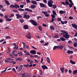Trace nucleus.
Listing matches in <instances>:
<instances>
[{
	"label": "nucleus",
	"instance_id": "f257e3e1",
	"mask_svg": "<svg viewBox=\"0 0 77 77\" xmlns=\"http://www.w3.org/2000/svg\"><path fill=\"white\" fill-rule=\"evenodd\" d=\"M53 1L51 0H49L48 2V5L49 7L51 8L53 6L54 9H56L57 8V6L55 5H53Z\"/></svg>",
	"mask_w": 77,
	"mask_h": 77
},
{
	"label": "nucleus",
	"instance_id": "f03ea898",
	"mask_svg": "<svg viewBox=\"0 0 77 77\" xmlns=\"http://www.w3.org/2000/svg\"><path fill=\"white\" fill-rule=\"evenodd\" d=\"M9 7L11 8H15L16 9H17V8H20V6L17 4H15V5H11Z\"/></svg>",
	"mask_w": 77,
	"mask_h": 77
},
{
	"label": "nucleus",
	"instance_id": "7ed1b4c3",
	"mask_svg": "<svg viewBox=\"0 0 77 77\" xmlns=\"http://www.w3.org/2000/svg\"><path fill=\"white\" fill-rule=\"evenodd\" d=\"M65 34L63 35V37L65 38L66 39H68L69 38V34L67 32H66V33H65Z\"/></svg>",
	"mask_w": 77,
	"mask_h": 77
},
{
	"label": "nucleus",
	"instance_id": "20e7f679",
	"mask_svg": "<svg viewBox=\"0 0 77 77\" xmlns=\"http://www.w3.org/2000/svg\"><path fill=\"white\" fill-rule=\"evenodd\" d=\"M30 22H31L32 24H33L34 26H37V23H36V22L35 20H31Z\"/></svg>",
	"mask_w": 77,
	"mask_h": 77
},
{
	"label": "nucleus",
	"instance_id": "39448f33",
	"mask_svg": "<svg viewBox=\"0 0 77 77\" xmlns=\"http://www.w3.org/2000/svg\"><path fill=\"white\" fill-rule=\"evenodd\" d=\"M42 13L45 15V16L46 17H50V15L48 14V13H47V12L42 11Z\"/></svg>",
	"mask_w": 77,
	"mask_h": 77
},
{
	"label": "nucleus",
	"instance_id": "423d86ee",
	"mask_svg": "<svg viewBox=\"0 0 77 77\" xmlns=\"http://www.w3.org/2000/svg\"><path fill=\"white\" fill-rule=\"evenodd\" d=\"M28 35H26V37L29 39H31V36H30V33L29 32H28Z\"/></svg>",
	"mask_w": 77,
	"mask_h": 77
},
{
	"label": "nucleus",
	"instance_id": "0eeeda50",
	"mask_svg": "<svg viewBox=\"0 0 77 77\" xmlns=\"http://www.w3.org/2000/svg\"><path fill=\"white\" fill-rule=\"evenodd\" d=\"M40 6L41 8H47V6L46 5H45L44 4L41 3H40Z\"/></svg>",
	"mask_w": 77,
	"mask_h": 77
},
{
	"label": "nucleus",
	"instance_id": "6e6552de",
	"mask_svg": "<svg viewBox=\"0 0 77 77\" xmlns=\"http://www.w3.org/2000/svg\"><path fill=\"white\" fill-rule=\"evenodd\" d=\"M41 67L43 69V70H45V69H48V67L45 65H44L43 66H41Z\"/></svg>",
	"mask_w": 77,
	"mask_h": 77
},
{
	"label": "nucleus",
	"instance_id": "1a4fd4ad",
	"mask_svg": "<svg viewBox=\"0 0 77 77\" xmlns=\"http://www.w3.org/2000/svg\"><path fill=\"white\" fill-rule=\"evenodd\" d=\"M25 11H27L28 12H33V11H32L31 9H30L28 8H26L25 9Z\"/></svg>",
	"mask_w": 77,
	"mask_h": 77
},
{
	"label": "nucleus",
	"instance_id": "9d476101",
	"mask_svg": "<svg viewBox=\"0 0 77 77\" xmlns=\"http://www.w3.org/2000/svg\"><path fill=\"white\" fill-rule=\"evenodd\" d=\"M16 15L17 17V19H19V18H22V16L21 15H20L18 14H16Z\"/></svg>",
	"mask_w": 77,
	"mask_h": 77
},
{
	"label": "nucleus",
	"instance_id": "9b49d317",
	"mask_svg": "<svg viewBox=\"0 0 77 77\" xmlns=\"http://www.w3.org/2000/svg\"><path fill=\"white\" fill-rule=\"evenodd\" d=\"M23 65H20L18 71H21L23 69Z\"/></svg>",
	"mask_w": 77,
	"mask_h": 77
},
{
	"label": "nucleus",
	"instance_id": "f8f14e48",
	"mask_svg": "<svg viewBox=\"0 0 77 77\" xmlns=\"http://www.w3.org/2000/svg\"><path fill=\"white\" fill-rule=\"evenodd\" d=\"M30 53H31V54H36V51L35 50H31L30 51Z\"/></svg>",
	"mask_w": 77,
	"mask_h": 77
},
{
	"label": "nucleus",
	"instance_id": "ddd939ff",
	"mask_svg": "<svg viewBox=\"0 0 77 77\" xmlns=\"http://www.w3.org/2000/svg\"><path fill=\"white\" fill-rule=\"evenodd\" d=\"M16 59L17 60L19 61V62H22V61H23V59L20 57H19V58H17Z\"/></svg>",
	"mask_w": 77,
	"mask_h": 77
},
{
	"label": "nucleus",
	"instance_id": "4468645a",
	"mask_svg": "<svg viewBox=\"0 0 77 77\" xmlns=\"http://www.w3.org/2000/svg\"><path fill=\"white\" fill-rule=\"evenodd\" d=\"M26 77H31V74L29 72H26Z\"/></svg>",
	"mask_w": 77,
	"mask_h": 77
},
{
	"label": "nucleus",
	"instance_id": "2eb2a0df",
	"mask_svg": "<svg viewBox=\"0 0 77 77\" xmlns=\"http://www.w3.org/2000/svg\"><path fill=\"white\" fill-rule=\"evenodd\" d=\"M64 69L65 68L63 67H62L60 68V70H61V72H62V73H63V72H64Z\"/></svg>",
	"mask_w": 77,
	"mask_h": 77
},
{
	"label": "nucleus",
	"instance_id": "dca6fc26",
	"mask_svg": "<svg viewBox=\"0 0 77 77\" xmlns=\"http://www.w3.org/2000/svg\"><path fill=\"white\" fill-rule=\"evenodd\" d=\"M31 2L34 5H37V2L35 1H32Z\"/></svg>",
	"mask_w": 77,
	"mask_h": 77
},
{
	"label": "nucleus",
	"instance_id": "f3484780",
	"mask_svg": "<svg viewBox=\"0 0 77 77\" xmlns=\"http://www.w3.org/2000/svg\"><path fill=\"white\" fill-rule=\"evenodd\" d=\"M18 54H19V56H20L21 57H22L23 56V53L22 52H20V53H17Z\"/></svg>",
	"mask_w": 77,
	"mask_h": 77
},
{
	"label": "nucleus",
	"instance_id": "a211bd4d",
	"mask_svg": "<svg viewBox=\"0 0 77 77\" xmlns=\"http://www.w3.org/2000/svg\"><path fill=\"white\" fill-rule=\"evenodd\" d=\"M23 28H24V29H28L29 27H28L27 25H26L23 26Z\"/></svg>",
	"mask_w": 77,
	"mask_h": 77
},
{
	"label": "nucleus",
	"instance_id": "6ab92c4d",
	"mask_svg": "<svg viewBox=\"0 0 77 77\" xmlns=\"http://www.w3.org/2000/svg\"><path fill=\"white\" fill-rule=\"evenodd\" d=\"M54 38H59V35L57 34H55L54 36Z\"/></svg>",
	"mask_w": 77,
	"mask_h": 77
},
{
	"label": "nucleus",
	"instance_id": "aec40b11",
	"mask_svg": "<svg viewBox=\"0 0 77 77\" xmlns=\"http://www.w3.org/2000/svg\"><path fill=\"white\" fill-rule=\"evenodd\" d=\"M36 5H31L30 6L31 8H32V9H35L36 8Z\"/></svg>",
	"mask_w": 77,
	"mask_h": 77
},
{
	"label": "nucleus",
	"instance_id": "412c9836",
	"mask_svg": "<svg viewBox=\"0 0 77 77\" xmlns=\"http://www.w3.org/2000/svg\"><path fill=\"white\" fill-rule=\"evenodd\" d=\"M46 60H47V62L48 63H50V58H48V57H47L46 58Z\"/></svg>",
	"mask_w": 77,
	"mask_h": 77
},
{
	"label": "nucleus",
	"instance_id": "4be33fe9",
	"mask_svg": "<svg viewBox=\"0 0 77 77\" xmlns=\"http://www.w3.org/2000/svg\"><path fill=\"white\" fill-rule=\"evenodd\" d=\"M67 52L68 54H72L73 53V51H68Z\"/></svg>",
	"mask_w": 77,
	"mask_h": 77
},
{
	"label": "nucleus",
	"instance_id": "5701e85b",
	"mask_svg": "<svg viewBox=\"0 0 77 77\" xmlns=\"http://www.w3.org/2000/svg\"><path fill=\"white\" fill-rule=\"evenodd\" d=\"M5 1L7 5H8V6H9V5H10V3H9L8 1L7 0H5Z\"/></svg>",
	"mask_w": 77,
	"mask_h": 77
},
{
	"label": "nucleus",
	"instance_id": "b1692460",
	"mask_svg": "<svg viewBox=\"0 0 77 77\" xmlns=\"http://www.w3.org/2000/svg\"><path fill=\"white\" fill-rule=\"evenodd\" d=\"M77 73V70H74L73 72V74L74 75H75Z\"/></svg>",
	"mask_w": 77,
	"mask_h": 77
},
{
	"label": "nucleus",
	"instance_id": "393cba45",
	"mask_svg": "<svg viewBox=\"0 0 77 77\" xmlns=\"http://www.w3.org/2000/svg\"><path fill=\"white\" fill-rule=\"evenodd\" d=\"M57 48H58V46H55L53 48V50H55Z\"/></svg>",
	"mask_w": 77,
	"mask_h": 77
},
{
	"label": "nucleus",
	"instance_id": "a878e982",
	"mask_svg": "<svg viewBox=\"0 0 77 77\" xmlns=\"http://www.w3.org/2000/svg\"><path fill=\"white\" fill-rule=\"evenodd\" d=\"M50 28L51 30H54L55 29V28H54V27L53 26H50Z\"/></svg>",
	"mask_w": 77,
	"mask_h": 77
},
{
	"label": "nucleus",
	"instance_id": "bb28decb",
	"mask_svg": "<svg viewBox=\"0 0 77 77\" xmlns=\"http://www.w3.org/2000/svg\"><path fill=\"white\" fill-rule=\"evenodd\" d=\"M18 10L19 11H20L21 12H24V9L21 8L18 9Z\"/></svg>",
	"mask_w": 77,
	"mask_h": 77
},
{
	"label": "nucleus",
	"instance_id": "cd10ccee",
	"mask_svg": "<svg viewBox=\"0 0 77 77\" xmlns=\"http://www.w3.org/2000/svg\"><path fill=\"white\" fill-rule=\"evenodd\" d=\"M70 62L72 64H75V62L72 61V60H70Z\"/></svg>",
	"mask_w": 77,
	"mask_h": 77
},
{
	"label": "nucleus",
	"instance_id": "c85d7f7f",
	"mask_svg": "<svg viewBox=\"0 0 77 77\" xmlns=\"http://www.w3.org/2000/svg\"><path fill=\"white\" fill-rule=\"evenodd\" d=\"M14 50H18V45L15 46L14 48Z\"/></svg>",
	"mask_w": 77,
	"mask_h": 77
},
{
	"label": "nucleus",
	"instance_id": "c756f323",
	"mask_svg": "<svg viewBox=\"0 0 77 77\" xmlns=\"http://www.w3.org/2000/svg\"><path fill=\"white\" fill-rule=\"evenodd\" d=\"M5 20L7 21H11L12 20V19L11 18H8L7 19H6Z\"/></svg>",
	"mask_w": 77,
	"mask_h": 77
},
{
	"label": "nucleus",
	"instance_id": "7c9ffc66",
	"mask_svg": "<svg viewBox=\"0 0 77 77\" xmlns=\"http://www.w3.org/2000/svg\"><path fill=\"white\" fill-rule=\"evenodd\" d=\"M60 39L62 41H65V39L63 37H60Z\"/></svg>",
	"mask_w": 77,
	"mask_h": 77
},
{
	"label": "nucleus",
	"instance_id": "2f4dec72",
	"mask_svg": "<svg viewBox=\"0 0 77 77\" xmlns=\"http://www.w3.org/2000/svg\"><path fill=\"white\" fill-rule=\"evenodd\" d=\"M58 48L60 49V50H62V49H63V48L60 45L58 46Z\"/></svg>",
	"mask_w": 77,
	"mask_h": 77
},
{
	"label": "nucleus",
	"instance_id": "473e14b6",
	"mask_svg": "<svg viewBox=\"0 0 77 77\" xmlns=\"http://www.w3.org/2000/svg\"><path fill=\"white\" fill-rule=\"evenodd\" d=\"M10 62L12 63H13V64H14V65H15V64H16V62H15L14 61H10Z\"/></svg>",
	"mask_w": 77,
	"mask_h": 77
},
{
	"label": "nucleus",
	"instance_id": "72a5a7b5",
	"mask_svg": "<svg viewBox=\"0 0 77 77\" xmlns=\"http://www.w3.org/2000/svg\"><path fill=\"white\" fill-rule=\"evenodd\" d=\"M52 13L53 15H56V11H55L54 10H53V11H52Z\"/></svg>",
	"mask_w": 77,
	"mask_h": 77
},
{
	"label": "nucleus",
	"instance_id": "f704fd0d",
	"mask_svg": "<svg viewBox=\"0 0 77 77\" xmlns=\"http://www.w3.org/2000/svg\"><path fill=\"white\" fill-rule=\"evenodd\" d=\"M60 14H63V11L62 10H61L59 11Z\"/></svg>",
	"mask_w": 77,
	"mask_h": 77
},
{
	"label": "nucleus",
	"instance_id": "c9c22d12",
	"mask_svg": "<svg viewBox=\"0 0 77 77\" xmlns=\"http://www.w3.org/2000/svg\"><path fill=\"white\" fill-rule=\"evenodd\" d=\"M19 21L21 23H23L24 21V20H21V19H20L19 20Z\"/></svg>",
	"mask_w": 77,
	"mask_h": 77
},
{
	"label": "nucleus",
	"instance_id": "e433bc0d",
	"mask_svg": "<svg viewBox=\"0 0 77 77\" xmlns=\"http://www.w3.org/2000/svg\"><path fill=\"white\" fill-rule=\"evenodd\" d=\"M5 38L6 39H11V37L9 36H6L5 37Z\"/></svg>",
	"mask_w": 77,
	"mask_h": 77
},
{
	"label": "nucleus",
	"instance_id": "4c0bfd02",
	"mask_svg": "<svg viewBox=\"0 0 77 77\" xmlns=\"http://www.w3.org/2000/svg\"><path fill=\"white\" fill-rule=\"evenodd\" d=\"M12 71L14 72L15 73H17V71H16V70H15V68H12Z\"/></svg>",
	"mask_w": 77,
	"mask_h": 77
},
{
	"label": "nucleus",
	"instance_id": "58836bf2",
	"mask_svg": "<svg viewBox=\"0 0 77 77\" xmlns=\"http://www.w3.org/2000/svg\"><path fill=\"white\" fill-rule=\"evenodd\" d=\"M38 29L40 31H42V28L41 26H39Z\"/></svg>",
	"mask_w": 77,
	"mask_h": 77
},
{
	"label": "nucleus",
	"instance_id": "ea45409f",
	"mask_svg": "<svg viewBox=\"0 0 77 77\" xmlns=\"http://www.w3.org/2000/svg\"><path fill=\"white\" fill-rule=\"evenodd\" d=\"M26 75V73H23L22 75V77H26V76L25 75Z\"/></svg>",
	"mask_w": 77,
	"mask_h": 77
},
{
	"label": "nucleus",
	"instance_id": "a19ab883",
	"mask_svg": "<svg viewBox=\"0 0 77 77\" xmlns=\"http://www.w3.org/2000/svg\"><path fill=\"white\" fill-rule=\"evenodd\" d=\"M27 55H28L29 56H30V54L29 53V52H27L25 55V56H27Z\"/></svg>",
	"mask_w": 77,
	"mask_h": 77
},
{
	"label": "nucleus",
	"instance_id": "79ce46f5",
	"mask_svg": "<svg viewBox=\"0 0 77 77\" xmlns=\"http://www.w3.org/2000/svg\"><path fill=\"white\" fill-rule=\"evenodd\" d=\"M14 14H11V16H9V18H12L13 17H14Z\"/></svg>",
	"mask_w": 77,
	"mask_h": 77
},
{
	"label": "nucleus",
	"instance_id": "37998d69",
	"mask_svg": "<svg viewBox=\"0 0 77 77\" xmlns=\"http://www.w3.org/2000/svg\"><path fill=\"white\" fill-rule=\"evenodd\" d=\"M24 66H25L26 68H28L29 66V65L28 64H27V65H23Z\"/></svg>",
	"mask_w": 77,
	"mask_h": 77
},
{
	"label": "nucleus",
	"instance_id": "c03bdc74",
	"mask_svg": "<svg viewBox=\"0 0 77 77\" xmlns=\"http://www.w3.org/2000/svg\"><path fill=\"white\" fill-rule=\"evenodd\" d=\"M75 23H72V26L73 27H75Z\"/></svg>",
	"mask_w": 77,
	"mask_h": 77
},
{
	"label": "nucleus",
	"instance_id": "a18cd8bd",
	"mask_svg": "<svg viewBox=\"0 0 77 77\" xmlns=\"http://www.w3.org/2000/svg\"><path fill=\"white\" fill-rule=\"evenodd\" d=\"M74 46L75 47H76L77 46V43H74L73 44Z\"/></svg>",
	"mask_w": 77,
	"mask_h": 77
},
{
	"label": "nucleus",
	"instance_id": "49530a36",
	"mask_svg": "<svg viewBox=\"0 0 77 77\" xmlns=\"http://www.w3.org/2000/svg\"><path fill=\"white\" fill-rule=\"evenodd\" d=\"M4 18H5V19H8V15H5L4 17Z\"/></svg>",
	"mask_w": 77,
	"mask_h": 77
},
{
	"label": "nucleus",
	"instance_id": "de8ad7c7",
	"mask_svg": "<svg viewBox=\"0 0 77 77\" xmlns=\"http://www.w3.org/2000/svg\"><path fill=\"white\" fill-rule=\"evenodd\" d=\"M69 2L68 1L65 2V4L67 5H69Z\"/></svg>",
	"mask_w": 77,
	"mask_h": 77
},
{
	"label": "nucleus",
	"instance_id": "09e8293b",
	"mask_svg": "<svg viewBox=\"0 0 77 77\" xmlns=\"http://www.w3.org/2000/svg\"><path fill=\"white\" fill-rule=\"evenodd\" d=\"M24 5H20V8H24Z\"/></svg>",
	"mask_w": 77,
	"mask_h": 77
},
{
	"label": "nucleus",
	"instance_id": "8fccbe9b",
	"mask_svg": "<svg viewBox=\"0 0 77 77\" xmlns=\"http://www.w3.org/2000/svg\"><path fill=\"white\" fill-rule=\"evenodd\" d=\"M51 17H52V18H55V15L54 14L51 15Z\"/></svg>",
	"mask_w": 77,
	"mask_h": 77
},
{
	"label": "nucleus",
	"instance_id": "3c124183",
	"mask_svg": "<svg viewBox=\"0 0 77 77\" xmlns=\"http://www.w3.org/2000/svg\"><path fill=\"white\" fill-rule=\"evenodd\" d=\"M10 62L9 61L7 60H5V63H8Z\"/></svg>",
	"mask_w": 77,
	"mask_h": 77
},
{
	"label": "nucleus",
	"instance_id": "603ef678",
	"mask_svg": "<svg viewBox=\"0 0 77 77\" xmlns=\"http://www.w3.org/2000/svg\"><path fill=\"white\" fill-rule=\"evenodd\" d=\"M48 44V42H47L44 44V46H47Z\"/></svg>",
	"mask_w": 77,
	"mask_h": 77
},
{
	"label": "nucleus",
	"instance_id": "864d4df0",
	"mask_svg": "<svg viewBox=\"0 0 77 77\" xmlns=\"http://www.w3.org/2000/svg\"><path fill=\"white\" fill-rule=\"evenodd\" d=\"M58 20L59 21H62V19L60 18H57Z\"/></svg>",
	"mask_w": 77,
	"mask_h": 77
},
{
	"label": "nucleus",
	"instance_id": "5fc2aeb1",
	"mask_svg": "<svg viewBox=\"0 0 77 77\" xmlns=\"http://www.w3.org/2000/svg\"><path fill=\"white\" fill-rule=\"evenodd\" d=\"M13 12H18V10H13Z\"/></svg>",
	"mask_w": 77,
	"mask_h": 77
},
{
	"label": "nucleus",
	"instance_id": "6e6d98bb",
	"mask_svg": "<svg viewBox=\"0 0 77 77\" xmlns=\"http://www.w3.org/2000/svg\"><path fill=\"white\" fill-rule=\"evenodd\" d=\"M61 32H62V33H66V31H64L63 30H61L60 31Z\"/></svg>",
	"mask_w": 77,
	"mask_h": 77
},
{
	"label": "nucleus",
	"instance_id": "4d7b16f0",
	"mask_svg": "<svg viewBox=\"0 0 77 77\" xmlns=\"http://www.w3.org/2000/svg\"><path fill=\"white\" fill-rule=\"evenodd\" d=\"M43 2L45 3H47V0H43Z\"/></svg>",
	"mask_w": 77,
	"mask_h": 77
},
{
	"label": "nucleus",
	"instance_id": "13d9d810",
	"mask_svg": "<svg viewBox=\"0 0 77 77\" xmlns=\"http://www.w3.org/2000/svg\"><path fill=\"white\" fill-rule=\"evenodd\" d=\"M26 19H29L30 18V16L29 15H28L26 17Z\"/></svg>",
	"mask_w": 77,
	"mask_h": 77
},
{
	"label": "nucleus",
	"instance_id": "bf43d9fd",
	"mask_svg": "<svg viewBox=\"0 0 77 77\" xmlns=\"http://www.w3.org/2000/svg\"><path fill=\"white\" fill-rule=\"evenodd\" d=\"M69 18L70 20H73V17L71 16L69 17Z\"/></svg>",
	"mask_w": 77,
	"mask_h": 77
},
{
	"label": "nucleus",
	"instance_id": "052dcab7",
	"mask_svg": "<svg viewBox=\"0 0 77 77\" xmlns=\"http://www.w3.org/2000/svg\"><path fill=\"white\" fill-rule=\"evenodd\" d=\"M3 8V6L2 5H0V9H1Z\"/></svg>",
	"mask_w": 77,
	"mask_h": 77
},
{
	"label": "nucleus",
	"instance_id": "680f3d73",
	"mask_svg": "<svg viewBox=\"0 0 77 77\" xmlns=\"http://www.w3.org/2000/svg\"><path fill=\"white\" fill-rule=\"evenodd\" d=\"M1 11H3V12H5V11H6V9L5 8H2L1 10Z\"/></svg>",
	"mask_w": 77,
	"mask_h": 77
},
{
	"label": "nucleus",
	"instance_id": "e2e57ef3",
	"mask_svg": "<svg viewBox=\"0 0 77 77\" xmlns=\"http://www.w3.org/2000/svg\"><path fill=\"white\" fill-rule=\"evenodd\" d=\"M34 60H35V63H38V62H39L38 61V60H36L35 59H34Z\"/></svg>",
	"mask_w": 77,
	"mask_h": 77
},
{
	"label": "nucleus",
	"instance_id": "0e129e2a",
	"mask_svg": "<svg viewBox=\"0 0 77 77\" xmlns=\"http://www.w3.org/2000/svg\"><path fill=\"white\" fill-rule=\"evenodd\" d=\"M69 7H70V8H72V4L71 3L69 4Z\"/></svg>",
	"mask_w": 77,
	"mask_h": 77
},
{
	"label": "nucleus",
	"instance_id": "69168bd1",
	"mask_svg": "<svg viewBox=\"0 0 77 77\" xmlns=\"http://www.w3.org/2000/svg\"><path fill=\"white\" fill-rule=\"evenodd\" d=\"M0 17H4V15H3V14L0 13Z\"/></svg>",
	"mask_w": 77,
	"mask_h": 77
},
{
	"label": "nucleus",
	"instance_id": "338daca9",
	"mask_svg": "<svg viewBox=\"0 0 77 77\" xmlns=\"http://www.w3.org/2000/svg\"><path fill=\"white\" fill-rule=\"evenodd\" d=\"M26 2L27 3H30V1L29 0H26Z\"/></svg>",
	"mask_w": 77,
	"mask_h": 77
},
{
	"label": "nucleus",
	"instance_id": "774afa93",
	"mask_svg": "<svg viewBox=\"0 0 77 77\" xmlns=\"http://www.w3.org/2000/svg\"><path fill=\"white\" fill-rule=\"evenodd\" d=\"M15 51H14L12 52V54L13 55H15Z\"/></svg>",
	"mask_w": 77,
	"mask_h": 77
}]
</instances>
